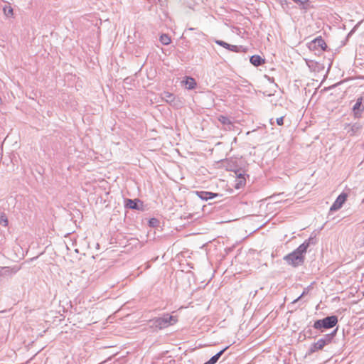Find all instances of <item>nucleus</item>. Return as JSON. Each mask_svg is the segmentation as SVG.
Here are the masks:
<instances>
[{
    "label": "nucleus",
    "instance_id": "1",
    "mask_svg": "<svg viewBox=\"0 0 364 364\" xmlns=\"http://www.w3.org/2000/svg\"><path fill=\"white\" fill-rule=\"evenodd\" d=\"M315 243V239L312 237H310L308 240H306L292 252L284 256V260L289 265H291L294 267H297L299 266L302 265L305 260V254L307 252V249L309 248L311 244Z\"/></svg>",
    "mask_w": 364,
    "mask_h": 364
},
{
    "label": "nucleus",
    "instance_id": "2",
    "mask_svg": "<svg viewBox=\"0 0 364 364\" xmlns=\"http://www.w3.org/2000/svg\"><path fill=\"white\" fill-rule=\"evenodd\" d=\"M177 322L176 316L169 315L168 314H164L161 317H156L149 321L151 327H154L158 329H163L168 326L173 325Z\"/></svg>",
    "mask_w": 364,
    "mask_h": 364
},
{
    "label": "nucleus",
    "instance_id": "3",
    "mask_svg": "<svg viewBox=\"0 0 364 364\" xmlns=\"http://www.w3.org/2000/svg\"><path fill=\"white\" fill-rule=\"evenodd\" d=\"M338 323V317L336 316H326L322 319L316 320L313 327L315 329L320 330L321 332L324 329H329L334 327Z\"/></svg>",
    "mask_w": 364,
    "mask_h": 364
},
{
    "label": "nucleus",
    "instance_id": "4",
    "mask_svg": "<svg viewBox=\"0 0 364 364\" xmlns=\"http://www.w3.org/2000/svg\"><path fill=\"white\" fill-rule=\"evenodd\" d=\"M161 98L167 103L173 107H178L181 105V102L177 99L173 94L169 92H164L161 93Z\"/></svg>",
    "mask_w": 364,
    "mask_h": 364
},
{
    "label": "nucleus",
    "instance_id": "5",
    "mask_svg": "<svg viewBox=\"0 0 364 364\" xmlns=\"http://www.w3.org/2000/svg\"><path fill=\"white\" fill-rule=\"evenodd\" d=\"M347 197H348L347 193H341L337 197V198L336 199L334 203L332 204L331 207L330 208V211L333 212V211L339 210L342 207V205L345 203V201L346 200Z\"/></svg>",
    "mask_w": 364,
    "mask_h": 364
},
{
    "label": "nucleus",
    "instance_id": "6",
    "mask_svg": "<svg viewBox=\"0 0 364 364\" xmlns=\"http://www.w3.org/2000/svg\"><path fill=\"white\" fill-rule=\"evenodd\" d=\"M196 194L203 200H208L220 196L218 193L204 191H196Z\"/></svg>",
    "mask_w": 364,
    "mask_h": 364
},
{
    "label": "nucleus",
    "instance_id": "7",
    "mask_svg": "<svg viewBox=\"0 0 364 364\" xmlns=\"http://www.w3.org/2000/svg\"><path fill=\"white\" fill-rule=\"evenodd\" d=\"M19 267H1L0 269V276L1 277H6V276H11L17 273V272L19 270Z\"/></svg>",
    "mask_w": 364,
    "mask_h": 364
},
{
    "label": "nucleus",
    "instance_id": "8",
    "mask_svg": "<svg viewBox=\"0 0 364 364\" xmlns=\"http://www.w3.org/2000/svg\"><path fill=\"white\" fill-rule=\"evenodd\" d=\"M363 97L358 98L353 105V110L356 117L360 116L361 112L364 110V109H363Z\"/></svg>",
    "mask_w": 364,
    "mask_h": 364
},
{
    "label": "nucleus",
    "instance_id": "9",
    "mask_svg": "<svg viewBox=\"0 0 364 364\" xmlns=\"http://www.w3.org/2000/svg\"><path fill=\"white\" fill-rule=\"evenodd\" d=\"M235 173L237 175V178H236V180H235V188L236 189H240V188H242L245 185L246 179H245V174H243L242 173H237V171L235 172Z\"/></svg>",
    "mask_w": 364,
    "mask_h": 364
},
{
    "label": "nucleus",
    "instance_id": "10",
    "mask_svg": "<svg viewBox=\"0 0 364 364\" xmlns=\"http://www.w3.org/2000/svg\"><path fill=\"white\" fill-rule=\"evenodd\" d=\"M325 346V341L320 338L311 346L309 348V353H314L319 350H322Z\"/></svg>",
    "mask_w": 364,
    "mask_h": 364
},
{
    "label": "nucleus",
    "instance_id": "11",
    "mask_svg": "<svg viewBox=\"0 0 364 364\" xmlns=\"http://www.w3.org/2000/svg\"><path fill=\"white\" fill-rule=\"evenodd\" d=\"M311 44L314 46L315 48H319L322 50H325L327 47L324 40L321 37L315 38L314 41H312Z\"/></svg>",
    "mask_w": 364,
    "mask_h": 364
},
{
    "label": "nucleus",
    "instance_id": "12",
    "mask_svg": "<svg viewBox=\"0 0 364 364\" xmlns=\"http://www.w3.org/2000/svg\"><path fill=\"white\" fill-rule=\"evenodd\" d=\"M141 201L139 199H127L125 201V207L132 210H139L140 207L139 205V203Z\"/></svg>",
    "mask_w": 364,
    "mask_h": 364
},
{
    "label": "nucleus",
    "instance_id": "13",
    "mask_svg": "<svg viewBox=\"0 0 364 364\" xmlns=\"http://www.w3.org/2000/svg\"><path fill=\"white\" fill-rule=\"evenodd\" d=\"M228 348V346L225 347V348L217 353L215 355L212 356L207 362H205L203 364H215Z\"/></svg>",
    "mask_w": 364,
    "mask_h": 364
},
{
    "label": "nucleus",
    "instance_id": "14",
    "mask_svg": "<svg viewBox=\"0 0 364 364\" xmlns=\"http://www.w3.org/2000/svg\"><path fill=\"white\" fill-rule=\"evenodd\" d=\"M250 61L253 65L256 67L262 65L265 62L264 59L258 55H254L251 56Z\"/></svg>",
    "mask_w": 364,
    "mask_h": 364
},
{
    "label": "nucleus",
    "instance_id": "15",
    "mask_svg": "<svg viewBox=\"0 0 364 364\" xmlns=\"http://www.w3.org/2000/svg\"><path fill=\"white\" fill-rule=\"evenodd\" d=\"M185 83L186 88L188 90H193L196 86V82L194 78L191 77H186L185 80L183 81Z\"/></svg>",
    "mask_w": 364,
    "mask_h": 364
},
{
    "label": "nucleus",
    "instance_id": "16",
    "mask_svg": "<svg viewBox=\"0 0 364 364\" xmlns=\"http://www.w3.org/2000/svg\"><path fill=\"white\" fill-rule=\"evenodd\" d=\"M337 333V328L333 330L331 333L324 335L321 339L325 341V345H328L331 343L333 338L336 336Z\"/></svg>",
    "mask_w": 364,
    "mask_h": 364
},
{
    "label": "nucleus",
    "instance_id": "17",
    "mask_svg": "<svg viewBox=\"0 0 364 364\" xmlns=\"http://www.w3.org/2000/svg\"><path fill=\"white\" fill-rule=\"evenodd\" d=\"M218 119L223 125H228V126H230V125L232 124L231 120L230 119L229 117H228L226 116L220 115L218 117Z\"/></svg>",
    "mask_w": 364,
    "mask_h": 364
},
{
    "label": "nucleus",
    "instance_id": "18",
    "mask_svg": "<svg viewBox=\"0 0 364 364\" xmlns=\"http://www.w3.org/2000/svg\"><path fill=\"white\" fill-rule=\"evenodd\" d=\"M3 11H4V14L7 17L12 16L14 14V10H13L12 7L9 5H5L3 7Z\"/></svg>",
    "mask_w": 364,
    "mask_h": 364
},
{
    "label": "nucleus",
    "instance_id": "19",
    "mask_svg": "<svg viewBox=\"0 0 364 364\" xmlns=\"http://www.w3.org/2000/svg\"><path fill=\"white\" fill-rule=\"evenodd\" d=\"M9 221L6 215L4 213H0V225L4 227L8 226Z\"/></svg>",
    "mask_w": 364,
    "mask_h": 364
},
{
    "label": "nucleus",
    "instance_id": "20",
    "mask_svg": "<svg viewBox=\"0 0 364 364\" xmlns=\"http://www.w3.org/2000/svg\"><path fill=\"white\" fill-rule=\"evenodd\" d=\"M160 41L163 45H168L171 43V38L167 34H162L160 36Z\"/></svg>",
    "mask_w": 364,
    "mask_h": 364
},
{
    "label": "nucleus",
    "instance_id": "21",
    "mask_svg": "<svg viewBox=\"0 0 364 364\" xmlns=\"http://www.w3.org/2000/svg\"><path fill=\"white\" fill-rule=\"evenodd\" d=\"M215 43L216 44H218V45H219V46H222V47H223V48H226V49H228V47H229V46H230V44H229V43H226V42H225V41H221V40H215Z\"/></svg>",
    "mask_w": 364,
    "mask_h": 364
},
{
    "label": "nucleus",
    "instance_id": "22",
    "mask_svg": "<svg viewBox=\"0 0 364 364\" xmlns=\"http://www.w3.org/2000/svg\"><path fill=\"white\" fill-rule=\"evenodd\" d=\"M187 31H194L195 33L198 36H205L204 33L202 31H200V30H198L196 28H188L187 30L185 31V33L187 32Z\"/></svg>",
    "mask_w": 364,
    "mask_h": 364
},
{
    "label": "nucleus",
    "instance_id": "23",
    "mask_svg": "<svg viewBox=\"0 0 364 364\" xmlns=\"http://www.w3.org/2000/svg\"><path fill=\"white\" fill-rule=\"evenodd\" d=\"M308 293V290L306 289H304V291L302 292V294L296 299H294L291 303V306L294 305V304H296V302H298L303 296H304V295H306V294Z\"/></svg>",
    "mask_w": 364,
    "mask_h": 364
},
{
    "label": "nucleus",
    "instance_id": "24",
    "mask_svg": "<svg viewBox=\"0 0 364 364\" xmlns=\"http://www.w3.org/2000/svg\"><path fill=\"white\" fill-rule=\"evenodd\" d=\"M295 3L301 6L302 9H306L305 7V4L309 1V0H293Z\"/></svg>",
    "mask_w": 364,
    "mask_h": 364
},
{
    "label": "nucleus",
    "instance_id": "25",
    "mask_svg": "<svg viewBox=\"0 0 364 364\" xmlns=\"http://www.w3.org/2000/svg\"><path fill=\"white\" fill-rule=\"evenodd\" d=\"M228 50H230V51H232V52H239L240 51V48L237 46H235V45H231L230 44Z\"/></svg>",
    "mask_w": 364,
    "mask_h": 364
},
{
    "label": "nucleus",
    "instance_id": "26",
    "mask_svg": "<svg viewBox=\"0 0 364 364\" xmlns=\"http://www.w3.org/2000/svg\"><path fill=\"white\" fill-rule=\"evenodd\" d=\"M99 328L98 326H95L94 327H92V336H96V339H100V337H103L105 333H102V335L100 336H98L97 333H96V329Z\"/></svg>",
    "mask_w": 364,
    "mask_h": 364
},
{
    "label": "nucleus",
    "instance_id": "27",
    "mask_svg": "<svg viewBox=\"0 0 364 364\" xmlns=\"http://www.w3.org/2000/svg\"><path fill=\"white\" fill-rule=\"evenodd\" d=\"M277 124L279 126L284 124V117H281L277 119Z\"/></svg>",
    "mask_w": 364,
    "mask_h": 364
},
{
    "label": "nucleus",
    "instance_id": "28",
    "mask_svg": "<svg viewBox=\"0 0 364 364\" xmlns=\"http://www.w3.org/2000/svg\"><path fill=\"white\" fill-rule=\"evenodd\" d=\"M97 361H98L97 364H106L108 362H109L110 360L109 359H105V360H102V361H100V360H97Z\"/></svg>",
    "mask_w": 364,
    "mask_h": 364
},
{
    "label": "nucleus",
    "instance_id": "29",
    "mask_svg": "<svg viewBox=\"0 0 364 364\" xmlns=\"http://www.w3.org/2000/svg\"><path fill=\"white\" fill-rule=\"evenodd\" d=\"M363 109H364V97H363Z\"/></svg>",
    "mask_w": 364,
    "mask_h": 364
}]
</instances>
